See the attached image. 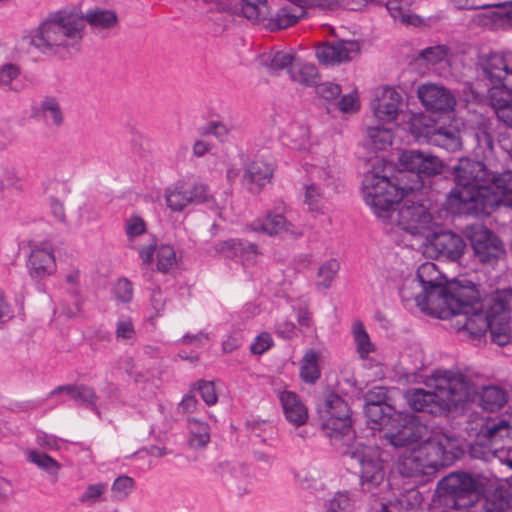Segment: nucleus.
I'll use <instances>...</instances> for the list:
<instances>
[{"instance_id": "obj_1", "label": "nucleus", "mask_w": 512, "mask_h": 512, "mask_svg": "<svg viewBox=\"0 0 512 512\" xmlns=\"http://www.w3.org/2000/svg\"><path fill=\"white\" fill-rule=\"evenodd\" d=\"M391 167L383 160H376L363 178L364 200L375 215L402 230L421 237L429 236L435 222L427 206L415 201V191L421 183L402 184V179L394 183L389 178Z\"/></svg>"}, {"instance_id": "obj_2", "label": "nucleus", "mask_w": 512, "mask_h": 512, "mask_svg": "<svg viewBox=\"0 0 512 512\" xmlns=\"http://www.w3.org/2000/svg\"><path fill=\"white\" fill-rule=\"evenodd\" d=\"M470 303L469 311L459 312L453 318V326L460 337L481 341L489 330L495 344H508L512 334L509 315L512 308V289H497L482 300L479 295Z\"/></svg>"}, {"instance_id": "obj_3", "label": "nucleus", "mask_w": 512, "mask_h": 512, "mask_svg": "<svg viewBox=\"0 0 512 512\" xmlns=\"http://www.w3.org/2000/svg\"><path fill=\"white\" fill-rule=\"evenodd\" d=\"M426 384L433 391L418 388L405 393V399L414 411L433 415L448 414L473 395L466 375L458 370H435Z\"/></svg>"}, {"instance_id": "obj_4", "label": "nucleus", "mask_w": 512, "mask_h": 512, "mask_svg": "<svg viewBox=\"0 0 512 512\" xmlns=\"http://www.w3.org/2000/svg\"><path fill=\"white\" fill-rule=\"evenodd\" d=\"M408 284L422 292H427L432 304H437L440 308L439 318L441 319L449 316L454 318L459 312L469 311L470 301L479 296L477 286L466 278L454 279L444 284L441 272L432 262L421 264L416 276L411 278Z\"/></svg>"}, {"instance_id": "obj_5", "label": "nucleus", "mask_w": 512, "mask_h": 512, "mask_svg": "<svg viewBox=\"0 0 512 512\" xmlns=\"http://www.w3.org/2000/svg\"><path fill=\"white\" fill-rule=\"evenodd\" d=\"M461 452L458 438L442 431L434 432L423 442L406 450L399 457L396 469L406 478L430 474L452 465Z\"/></svg>"}, {"instance_id": "obj_6", "label": "nucleus", "mask_w": 512, "mask_h": 512, "mask_svg": "<svg viewBox=\"0 0 512 512\" xmlns=\"http://www.w3.org/2000/svg\"><path fill=\"white\" fill-rule=\"evenodd\" d=\"M453 174L456 187L448 195V208L459 214L479 216L475 208L488 193L494 173L481 161L461 158Z\"/></svg>"}, {"instance_id": "obj_7", "label": "nucleus", "mask_w": 512, "mask_h": 512, "mask_svg": "<svg viewBox=\"0 0 512 512\" xmlns=\"http://www.w3.org/2000/svg\"><path fill=\"white\" fill-rule=\"evenodd\" d=\"M477 65L490 85L488 98L497 118L512 128V51L482 53Z\"/></svg>"}, {"instance_id": "obj_8", "label": "nucleus", "mask_w": 512, "mask_h": 512, "mask_svg": "<svg viewBox=\"0 0 512 512\" xmlns=\"http://www.w3.org/2000/svg\"><path fill=\"white\" fill-rule=\"evenodd\" d=\"M84 28L82 15L67 10L58 11L41 24L31 42L44 53L58 47L77 49Z\"/></svg>"}, {"instance_id": "obj_9", "label": "nucleus", "mask_w": 512, "mask_h": 512, "mask_svg": "<svg viewBox=\"0 0 512 512\" xmlns=\"http://www.w3.org/2000/svg\"><path fill=\"white\" fill-rule=\"evenodd\" d=\"M323 433L332 445L341 448L354 437L352 411L348 403L337 393L328 392L318 405Z\"/></svg>"}, {"instance_id": "obj_10", "label": "nucleus", "mask_w": 512, "mask_h": 512, "mask_svg": "<svg viewBox=\"0 0 512 512\" xmlns=\"http://www.w3.org/2000/svg\"><path fill=\"white\" fill-rule=\"evenodd\" d=\"M438 489L445 506L467 512L478 508L476 502L483 492L480 481L466 472H454L442 478Z\"/></svg>"}, {"instance_id": "obj_11", "label": "nucleus", "mask_w": 512, "mask_h": 512, "mask_svg": "<svg viewBox=\"0 0 512 512\" xmlns=\"http://www.w3.org/2000/svg\"><path fill=\"white\" fill-rule=\"evenodd\" d=\"M342 450L345 457L357 462L360 466V483L365 489L379 486L385 479L386 471L381 450L378 447L361 444L349 445Z\"/></svg>"}, {"instance_id": "obj_12", "label": "nucleus", "mask_w": 512, "mask_h": 512, "mask_svg": "<svg viewBox=\"0 0 512 512\" xmlns=\"http://www.w3.org/2000/svg\"><path fill=\"white\" fill-rule=\"evenodd\" d=\"M400 165L408 172H411L413 179L406 180L407 176L400 172L397 176L389 178L397 183L398 179H402V184H415L420 181L421 175L432 176L440 174L443 168L442 161L427 152L420 150H406L403 151L399 158Z\"/></svg>"}, {"instance_id": "obj_13", "label": "nucleus", "mask_w": 512, "mask_h": 512, "mask_svg": "<svg viewBox=\"0 0 512 512\" xmlns=\"http://www.w3.org/2000/svg\"><path fill=\"white\" fill-rule=\"evenodd\" d=\"M165 200L167 206L175 212L184 210L188 205L214 203L205 184L184 180L177 181L166 188Z\"/></svg>"}, {"instance_id": "obj_14", "label": "nucleus", "mask_w": 512, "mask_h": 512, "mask_svg": "<svg viewBox=\"0 0 512 512\" xmlns=\"http://www.w3.org/2000/svg\"><path fill=\"white\" fill-rule=\"evenodd\" d=\"M427 433L426 425L410 414L399 412L394 423L384 432V437L393 446L403 447L422 440Z\"/></svg>"}, {"instance_id": "obj_15", "label": "nucleus", "mask_w": 512, "mask_h": 512, "mask_svg": "<svg viewBox=\"0 0 512 512\" xmlns=\"http://www.w3.org/2000/svg\"><path fill=\"white\" fill-rule=\"evenodd\" d=\"M511 424L505 419H495L488 421L480 430L479 438L485 440V445L489 447V451L495 460L501 465H505L512 470V447L507 449L498 448V442L509 438L511 433Z\"/></svg>"}, {"instance_id": "obj_16", "label": "nucleus", "mask_w": 512, "mask_h": 512, "mask_svg": "<svg viewBox=\"0 0 512 512\" xmlns=\"http://www.w3.org/2000/svg\"><path fill=\"white\" fill-rule=\"evenodd\" d=\"M482 201L475 208L479 211V216L491 214L500 205L512 208V170L492 176L488 193Z\"/></svg>"}, {"instance_id": "obj_17", "label": "nucleus", "mask_w": 512, "mask_h": 512, "mask_svg": "<svg viewBox=\"0 0 512 512\" xmlns=\"http://www.w3.org/2000/svg\"><path fill=\"white\" fill-rule=\"evenodd\" d=\"M475 257L483 264L493 265L504 257L503 242L485 227L476 228L470 238Z\"/></svg>"}, {"instance_id": "obj_18", "label": "nucleus", "mask_w": 512, "mask_h": 512, "mask_svg": "<svg viewBox=\"0 0 512 512\" xmlns=\"http://www.w3.org/2000/svg\"><path fill=\"white\" fill-rule=\"evenodd\" d=\"M26 268L33 280L40 281L54 275L57 263L53 246L48 242L31 244Z\"/></svg>"}, {"instance_id": "obj_19", "label": "nucleus", "mask_w": 512, "mask_h": 512, "mask_svg": "<svg viewBox=\"0 0 512 512\" xmlns=\"http://www.w3.org/2000/svg\"><path fill=\"white\" fill-rule=\"evenodd\" d=\"M424 238L437 257L450 261L459 260L466 249L464 239L451 231L436 232L431 228V234Z\"/></svg>"}, {"instance_id": "obj_20", "label": "nucleus", "mask_w": 512, "mask_h": 512, "mask_svg": "<svg viewBox=\"0 0 512 512\" xmlns=\"http://www.w3.org/2000/svg\"><path fill=\"white\" fill-rule=\"evenodd\" d=\"M417 95L425 109L435 113L453 111L457 103L450 90L434 83L419 86Z\"/></svg>"}, {"instance_id": "obj_21", "label": "nucleus", "mask_w": 512, "mask_h": 512, "mask_svg": "<svg viewBox=\"0 0 512 512\" xmlns=\"http://www.w3.org/2000/svg\"><path fill=\"white\" fill-rule=\"evenodd\" d=\"M360 51L358 42L337 40L323 43L316 48V57L324 65L339 64L350 61Z\"/></svg>"}, {"instance_id": "obj_22", "label": "nucleus", "mask_w": 512, "mask_h": 512, "mask_svg": "<svg viewBox=\"0 0 512 512\" xmlns=\"http://www.w3.org/2000/svg\"><path fill=\"white\" fill-rule=\"evenodd\" d=\"M215 250L224 257L234 259L246 267L254 265L261 255L256 244L241 239L218 242L215 245Z\"/></svg>"}, {"instance_id": "obj_23", "label": "nucleus", "mask_w": 512, "mask_h": 512, "mask_svg": "<svg viewBox=\"0 0 512 512\" xmlns=\"http://www.w3.org/2000/svg\"><path fill=\"white\" fill-rule=\"evenodd\" d=\"M309 183L305 184L304 202L308 205L309 210L319 211L323 199L322 185L329 186L331 182V174L327 168L310 165L306 168Z\"/></svg>"}, {"instance_id": "obj_24", "label": "nucleus", "mask_w": 512, "mask_h": 512, "mask_svg": "<svg viewBox=\"0 0 512 512\" xmlns=\"http://www.w3.org/2000/svg\"><path fill=\"white\" fill-rule=\"evenodd\" d=\"M156 253L157 270L162 273L171 271L177 264L175 249L170 244L157 245L156 239L152 238L149 244L138 249L139 258L143 264H151Z\"/></svg>"}, {"instance_id": "obj_25", "label": "nucleus", "mask_w": 512, "mask_h": 512, "mask_svg": "<svg viewBox=\"0 0 512 512\" xmlns=\"http://www.w3.org/2000/svg\"><path fill=\"white\" fill-rule=\"evenodd\" d=\"M305 15L301 0H288L274 14L267 18L265 29L277 31L295 25Z\"/></svg>"}, {"instance_id": "obj_26", "label": "nucleus", "mask_w": 512, "mask_h": 512, "mask_svg": "<svg viewBox=\"0 0 512 512\" xmlns=\"http://www.w3.org/2000/svg\"><path fill=\"white\" fill-rule=\"evenodd\" d=\"M478 508L471 512H508L512 509V492L504 486L489 489L478 496Z\"/></svg>"}, {"instance_id": "obj_27", "label": "nucleus", "mask_w": 512, "mask_h": 512, "mask_svg": "<svg viewBox=\"0 0 512 512\" xmlns=\"http://www.w3.org/2000/svg\"><path fill=\"white\" fill-rule=\"evenodd\" d=\"M402 97L394 88L385 87L373 105V113L377 120L392 123L402 111Z\"/></svg>"}, {"instance_id": "obj_28", "label": "nucleus", "mask_w": 512, "mask_h": 512, "mask_svg": "<svg viewBox=\"0 0 512 512\" xmlns=\"http://www.w3.org/2000/svg\"><path fill=\"white\" fill-rule=\"evenodd\" d=\"M450 4L456 9L478 10L486 8H495L487 14H483L484 25H503L512 23V9L503 5L479 4L476 0H449Z\"/></svg>"}, {"instance_id": "obj_29", "label": "nucleus", "mask_w": 512, "mask_h": 512, "mask_svg": "<svg viewBox=\"0 0 512 512\" xmlns=\"http://www.w3.org/2000/svg\"><path fill=\"white\" fill-rule=\"evenodd\" d=\"M274 173L272 163L257 158L254 159L245 169L243 184L253 193H259L261 189L270 182Z\"/></svg>"}, {"instance_id": "obj_30", "label": "nucleus", "mask_w": 512, "mask_h": 512, "mask_svg": "<svg viewBox=\"0 0 512 512\" xmlns=\"http://www.w3.org/2000/svg\"><path fill=\"white\" fill-rule=\"evenodd\" d=\"M250 227L255 232H262L269 236L283 233L293 236L301 235V232L289 223L282 214L274 212H268L266 216L255 219Z\"/></svg>"}, {"instance_id": "obj_31", "label": "nucleus", "mask_w": 512, "mask_h": 512, "mask_svg": "<svg viewBox=\"0 0 512 512\" xmlns=\"http://www.w3.org/2000/svg\"><path fill=\"white\" fill-rule=\"evenodd\" d=\"M466 379L471 386L473 391V395H471L470 399H467L460 403L463 405L469 402H478L479 405L487 411H495L504 406L507 402V393L505 390L497 387V386H486L483 387L480 392H477L472 381L466 376Z\"/></svg>"}, {"instance_id": "obj_32", "label": "nucleus", "mask_w": 512, "mask_h": 512, "mask_svg": "<svg viewBox=\"0 0 512 512\" xmlns=\"http://www.w3.org/2000/svg\"><path fill=\"white\" fill-rule=\"evenodd\" d=\"M277 136L283 145L294 150H305L310 145L309 129L306 125L291 122L285 128H278L271 137Z\"/></svg>"}, {"instance_id": "obj_33", "label": "nucleus", "mask_w": 512, "mask_h": 512, "mask_svg": "<svg viewBox=\"0 0 512 512\" xmlns=\"http://www.w3.org/2000/svg\"><path fill=\"white\" fill-rule=\"evenodd\" d=\"M428 144L440 147L448 152L459 151L462 140L459 129L452 124H438L435 122Z\"/></svg>"}, {"instance_id": "obj_34", "label": "nucleus", "mask_w": 512, "mask_h": 512, "mask_svg": "<svg viewBox=\"0 0 512 512\" xmlns=\"http://www.w3.org/2000/svg\"><path fill=\"white\" fill-rule=\"evenodd\" d=\"M279 400L288 422L296 427L306 423L308 410L296 393L287 390L282 391L279 394Z\"/></svg>"}, {"instance_id": "obj_35", "label": "nucleus", "mask_w": 512, "mask_h": 512, "mask_svg": "<svg viewBox=\"0 0 512 512\" xmlns=\"http://www.w3.org/2000/svg\"><path fill=\"white\" fill-rule=\"evenodd\" d=\"M364 412L372 430L386 432L399 414L390 404L365 403Z\"/></svg>"}, {"instance_id": "obj_36", "label": "nucleus", "mask_w": 512, "mask_h": 512, "mask_svg": "<svg viewBox=\"0 0 512 512\" xmlns=\"http://www.w3.org/2000/svg\"><path fill=\"white\" fill-rule=\"evenodd\" d=\"M377 4H384L390 16L402 24L418 26L422 20L419 16L411 13L410 0H369Z\"/></svg>"}, {"instance_id": "obj_37", "label": "nucleus", "mask_w": 512, "mask_h": 512, "mask_svg": "<svg viewBox=\"0 0 512 512\" xmlns=\"http://www.w3.org/2000/svg\"><path fill=\"white\" fill-rule=\"evenodd\" d=\"M238 9L244 18L263 28L270 15L267 0H241Z\"/></svg>"}, {"instance_id": "obj_38", "label": "nucleus", "mask_w": 512, "mask_h": 512, "mask_svg": "<svg viewBox=\"0 0 512 512\" xmlns=\"http://www.w3.org/2000/svg\"><path fill=\"white\" fill-rule=\"evenodd\" d=\"M35 117L43 118L48 124L60 127L64 123V112L57 98L46 96L40 102L39 107L34 110Z\"/></svg>"}, {"instance_id": "obj_39", "label": "nucleus", "mask_w": 512, "mask_h": 512, "mask_svg": "<svg viewBox=\"0 0 512 512\" xmlns=\"http://www.w3.org/2000/svg\"><path fill=\"white\" fill-rule=\"evenodd\" d=\"M410 279H407L403 286L400 289V296L403 301H410L414 300L416 305L424 312H427L429 314L436 315L439 317V307L437 304H432V301H430V297L427 294V292H422L420 289H416V287H411L408 284V281Z\"/></svg>"}, {"instance_id": "obj_40", "label": "nucleus", "mask_w": 512, "mask_h": 512, "mask_svg": "<svg viewBox=\"0 0 512 512\" xmlns=\"http://www.w3.org/2000/svg\"><path fill=\"white\" fill-rule=\"evenodd\" d=\"M188 444L193 449L205 448L211 440V429L208 423L197 418H188Z\"/></svg>"}, {"instance_id": "obj_41", "label": "nucleus", "mask_w": 512, "mask_h": 512, "mask_svg": "<svg viewBox=\"0 0 512 512\" xmlns=\"http://www.w3.org/2000/svg\"><path fill=\"white\" fill-rule=\"evenodd\" d=\"M434 124L435 122L430 117L422 113L412 114L407 122V130L416 141L428 143Z\"/></svg>"}, {"instance_id": "obj_42", "label": "nucleus", "mask_w": 512, "mask_h": 512, "mask_svg": "<svg viewBox=\"0 0 512 512\" xmlns=\"http://www.w3.org/2000/svg\"><path fill=\"white\" fill-rule=\"evenodd\" d=\"M290 78L300 84L311 86L316 84L318 69L313 63L295 59L288 70Z\"/></svg>"}, {"instance_id": "obj_43", "label": "nucleus", "mask_w": 512, "mask_h": 512, "mask_svg": "<svg viewBox=\"0 0 512 512\" xmlns=\"http://www.w3.org/2000/svg\"><path fill=\"white\" fill-rule=\"evenodd\" d=\"M108 484L106 482H95L88 484L78 496V502L85 507H93L103 503L107 499Z\"/></svg>"}, {"instance_id": "obj_44", "label": "nucleus", "mask_w": 512, "mask_h": 512, "mask_svg": "<svg viewBox=\"0 0 512 512\" xmlns=\"http://www.w3.org/2000/svg\"><path fill=\"white\" fill-rule=\"evenodd\" d=\"M353 340L356 351L361 359H367L369 354L375 350L374 344L361 321H355L352 325Z\"/></svg>"}, {"instance_id": "obj_45", "label": "nucleus", "mask_w": 512, "mask_h": 512, "mask_svg": "<svg viewBox=\"0 0 512 512\" xmlns=\"http://www.w3.org/2000/svg\"><path fill=\"white\" fill-rule=\"evenodd\" d=\"M319 354L314 350L305 353L300 368V377L306 383H315L320 378Z\"/></svg>"}, {"instance_id": "obj_46", "label": "nucleus", "mask_w": 512, "mask_h": 512, "mask_svg": "<svg viewBox=\"0 0 512 512\" xmlns=\"http://www.w3.org/2000/svg\"><path fill=\"white\" fill-rule=\"evenodd\" d=\"M367 136V145L376 151L385 150L392 144V130L380 125L368 127Z\"/></svg>"}, {"instance_id": "obj_47", "label": "nucleus", "mask_w": 512, "mask_h": 512, "mask_svg": "<svg viewBox=\"0 0 512 512\" xmlns=\"http://www.w3.org/2000/svg\"><path fill=\"white\" fill-rule=\"evenodd\" d=\"M295 58L291 53L276 51L261 56V63L265 65L271 73H278L283 69H288L293 64Z\"/></svg>"}, {"instance_id": "obj_48", "label": "nucleus", "mask_w": 512, "mask_h": 512, "mask_svg": "<svg viewBox=\"0 0 512 512\" xmlns=\"http://www.w3.org/2000/svg\"><path fill=\"white\" fill-rule=\"evenodd\" d=\"M340 269V263L336 259L325 261L318 269L316 286L328 289L336 278Z\"/></svg>"}, {"instance_id": "obj_49", "label": "nucleus", "mask_w": 512, "mask_h": 512, "mask_svg": "<svg viewBox=\"0 0 512 512\" xmlns=\"http://www.w3.org/2000/svg\"><path fill=\"white\" fill-rule=\"evenodd\" d=\"M84 19L85 24L89 23L95 29H110L117 23V15L111 10H95Z\"/></svg>"}, {"instance_id": "obj_50", "label": "nucleus", "mask_w": 512, "mask_h": 512, "mask_svg": "<svg viewBox=\"0 0 512 512\" xmlns=\"http://www.w3.org/2000/svg\"><path fill=\"white\" fill-rule=\"evenodd\" d=\"M27 460L57 478L61 465L51 456L36 450H30L27 455Z\"/></svg>"}, {"instance_id": "obj_51", "label": "nucleus", "mask_w": 512, "mask_h": 512, "mask_svg": "<svg viewBox=\"0 0 512 512\" xmlns=\"http://www.w3.org/2000/svg\"><path fill=\"white\" fill-rule=\"evenodd\" d=\"M135 487V481L132 477L122 475L117 477L112 486V498L116 501L125 500L133 491Z\"/></svg>"}, {"instance_id": "obj_52", "label": "nucleus", "mask_w": 512, "mask_h": 512, "mask_svg": "<svg viewBox=\"0 0 512 512\" xmlns=\"http://www.w3.org/2000/svg\"><path fill=\"white\" fill-rule=\"evenodd\" d=\"M449 52L450 49L447 45H435L421 50L419 58L426 61L427 64L435 65L447 60Z\"/></svg>"}, {"instance_id": "obj_53", "label": "nucleus", "mask_w": 512, "mask_h": 512, "mask_svg": "<svg viewBox=\"0 0 512 512\" xmlns=\"http://www.w3.org/2000/svg\"><path fill=\"white\" fill-rule=\"evenodd\" d=\"M74 400L85 405L97 415L100 414L96 405L97 395L92 387L83 384L78 385Z\"/></svg>"}, {"instance_id": "obj_54", "label": "nucleus", "mask_w": 512, "mask_h": 512, "mask_svg": "<svg viewBox=\"0 0 512 512\" xmlns=\"http://www.w3.org/2000/svg\"><path fill=\"white\" fill-rule=\"evenodd\" d=\"M353 500L348 492H337L325 504L326 512H349Z\"/></svg>"}, {"instance_id": "obj_55", "label": "nucleus", "mask_w": 512, "mask_h": 512, "mask_svg": "<svg viewBox=\"0 0 512 512\" xmlns=\"http://www.w3.org/2000/svg\"><path fill=\"white\" fill-rule=\"evenodd\" d=\"M126 236L129 241V246L134 248L133 240L135 237L140 236L146 231V223L139 216L130 217L125 224Z\"/></svg>"}, {"instance_id": "obj_56", "label": "nucleus", "mask_w": 512, "mask_h": 512, "mask_svg": "<svg viewBox=\"0 0 512 512\" xmlns=\"http://www.w3.org/2000/svg\"><path fill=\"white\" fill-rule=\"evenodd\" d=\"M316 94L327 102L337 100L341 94V87L333 82H323L316 85Z\"/></svg>"}, {"instance_id": "obj_57", "label": "nucleus", "mask_w": 512, "mask_h": 512, "mask_svg": "<svg viewBox=\"0 0 512 512\" xmlns=\"http://www.w3.org/2000/svg\"><path fill=\"white\" fill-rule=\"evenodd\" d=\"M2 177L3 180L0 181V191L4 189V183H6V185L9 187L18 190L22 189V178L20 177L17 168L13 166L4 167L2 171Z\"/></svg>"}, {"instance_id": "obj_58", "label": "nucleus", "mask_w": 512, "mask_h": 512, "mask_svg": "<svg viewBox=\"0 0 512 512\" xmlns=\"http://www.w3.org/2000/svg\"><path fill=\"white\" fill-rule=\"evenodd\" d=\"M305 10L307 8H319L321 10H333L340 6H350V0H301Z\"/></svg>"}, {"instance_id": "obj_59", "label": "nucleus", "mask_w": 512, "mask_h": 512, "mask_svg": "<svg viewBox=\"0 0 512 512\" xmlns=\"http://www.w3.org/2000/svg\"><path fill=\"white\" fill-rule=\"evenodd\" d=\"M115 297L123 302L129 303L133 298V285L127 278L119 279L114 286Z\"/></svg>"}, {"instance_id": "obj_60", "label": "nucleus", "mask_w": 512, "mask_h": 512, "mask_svg": "<svg viewBox=\"0 0 512 512\" xmlns=\"http://www.w3.org/2000/svg\"><path fill=\"white\" fill-rule=\"evenodd\" d=\"M43 192L48 195L62 194L66 196L70 190L65 182H62L56 178H48L42 183Z\"/></svg>"}, {"instance_id": "obj_61", "label": "nucleus", "mask_w": 512, "mask_h": 512, "mask_svg": "<svg viewBox=\"0 0 512 512\" xmlns=\"http://www.w3.org/2000/svg\"><path fill=\"white\" fill-rule=\"evenodd\" d=\"M116 338L118 340H130L135 336L134 325L130 318L120 317L116 324Z\"/></svg>"}, {"instance_id": "obj_62", "label": "nucleus", "mask_w": 512, "mask_h": 512, "mask_svg": "<svg viewBox=\"0 0 512 512\" xmlns=\"http://www.w3.org/2000/svg\"><path fill=\"white\" fill-rule=\"evenodd\" d=\"M19 68L14 64H5L0 67V88L11 89L12 81L19 76Z\"/></svg>"}, {"instance_id": "obj_63", "label": "nucleus", "mask_w": 512, "mask_h": 512, "mask_svg": "<svg viewBox=\"0 0 512 512\" xmlns=\"http://www.w3.org/2000/svg\"><path fill=\"white\" fill-rule=\"evenodd\" d=\"M273 346V339L267 332L260 333L250 345V351L255 355H262Z\"/></svg>"}, {"instance_id": "obj_64", "label": "nucleus", "mask_w": 512, "mask_h": 512, "mask_svg": "<svg viewBox=\"0 0 512 512\" xmlns=\"http://www.w3.org/2000/svg\"><path fill=\"white\" fill-rule=\"evenodd\" d=\"M197 389H198L203 401L208 406L214 405L217 402L218 397H217V394L215 391V386H214L213 382L200 380L197 383Z\"/></svg>"}]
</instances>
